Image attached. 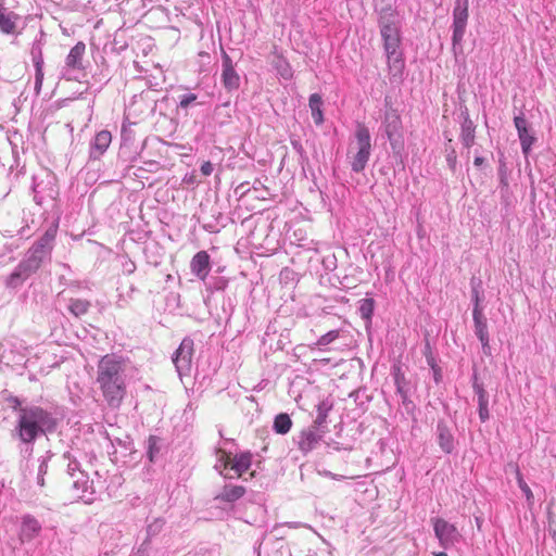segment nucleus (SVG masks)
<instances>
[{"label":"nucleus","instance_id":"1","mask_svg":"<svg viewBox=\"0 0 556 556\" xmlns=\"http://www.w3.org/2000/svg\"><path fill=\"white\" fill-rule=\"evenodd\" d=\"M55 421L52 416L38 406L22 407L17 412V424L14 429V435L25 444L23 453L30 456L33 453V443L47 431H52Z\"/></svg>","mask_w":556,"mask_h":556},{"label":"nucleus","instance_id":"2","mask_svg":"<svg viewBox=\"0 0 556 556\" xmlns=\"http://www.w3.org/2000/svg\"><path fill=\"white\" fill-rule=\"evenodd\" d=\"M97 382L112 407H118L126 394L125 366L115 355H105L98 365Z\"/></svg>","mask_w":556,"mask_h":556},{"label":"nucleus","instance_id":"3","mask_svg":"<svg viewBox=\"0 0 556 556\" xmlns=\"http://www.w3.org/2000/svg\"><path fill=\"white\" fill-rule=\"evenodd\" d=\"M55 238V230H47L26 252L14 271L9 276L7 285L11 288L20 286L36 273L42 262L50 256Z\"/></svg>","mask_w":556,"mask_h":556},{"label":"nucleus","instance_id":"4","mask_svg":"<svg viewBox=\"0 0 556 556\" xmlns=\"http://www.w3.org/2000/svg\"><path fill=\"white\" fill-rule=\"evenodd\" d=\"M371 154V138L368 128L358 124L353 138L350 140L346 159L352 172L362 173Z\"/></svg>","mask_w":556,"mask_h":556},{"label":"nucleus","instance_id":"5","mask_svg":"<svg viewBox=\"0 0 556 556\" xmlns=\"http://www.w3.org/2000/svg\"><path fill=\"white\" fill-rule=\"evenodd\" d=\"M379 27L388 62L390 66L400 70L403 66L401 53L399 52L401 45L400 26L382 25Z\"/></svg>","mask_w":556,"mask_h":556},{"label":"nucleus","instance_id":"6","mask_svg":"<svg viewBox=\"0 0 556 556\" xmlns=\"http://www.w3.org/2000/svg\"><path fill=\"white\" fill-rule=\"evenodd\" d=\"M435 538L444 549L453 547L462 540L458 529L443 518L431 519Z\"/></svg>","mask_w":556,"mask_h":556},{"label":"nucleus","instance_id":"7","mask_svg":"<svg viewBox=\"0 0 556 556\" xmlns=\"http://www.w3.org/2000/svg\"><path fill=\"white\" fill-rule=\"evenodd\" d=\"M194 351L193 340L185 338L173 356V363L179 377L187 376L191 371L192 355Z\"/></svg>","mask_w":556,"mask_h":556},{"label":"nucleus","instance_id":"8","mask_svg":"<svg viewBox=\"0 0 556 556\" xmlns=\"http://www.w3.org/2000/svg\"><path fill=\"white\" fill-rule=\"evenodd\" d=\"M469 0H456L453 11V47L460 46L468 20Z\"/></svg>","mask_w":556,"mask_h":556},{"label":"nucleus","instance_id":"9","mask_svg":"<svg viewBox=\"0 0 556 556\" xmlns=\"http://www.w3.org/2000/svg\"><path fill=\"white\" fill-rule=\"evenodd\" d=\"M383 127L392 149H401L403 146L402 122L394 111L386 114Z\"/></svg>","mask_w":556,"mask_h":556},{"label":"nucleus","instance_id":"10","mask_svg":"<svg viewBox=\"0 0 556 556\" xmlns=\"http://www.w3.org/2000/svg\"><path fill=\"white\" fill-rule=\"evenodd\" d=\"M70 478L72 479L73 489L77 492L78 497L80 498H85L87 493L93 495L102 489V485H98L99 481L96 482L92 480L89 482V477L83 470L78 472H72Z\"/></svg>","mask_w":556,"mask_h":556},{"label":"nucleus","instance_id":"11","mask_svg":"<svg viewBox=\"0 0 556 556\" xmlns=\"http://www.w3.org/2000/svg\"><path fill=\"white\" fill-rule=\"evenodd\" d=\"M324 433V429L317 428L314 425L302 430L298 439L299 450L303 453L313 451L321 440Z\"/></svg>","mask_w":556,"mask_h":556},{"label":"nucleus","instance_id":"12","mask_svg":"<svg viewBox=\"0 0 556 556\" xmlns=\"http://www.w3.org/2000/svg\"><path fill=\"white\" fill-rule=\"evenodd\" d=\"M222 81L224 87L229 91L238 89L240 85V76L236 72L230 56L224 50L222 51Z\"/></svg>","mask_w":556,"mask_h":556},{"label":"nucleus","instance_id":"13","mask_svg":"<svg viewBox=\"0 0 556 556\" xmlns=\"http://www.w3.org/2000/svg\"><path fill=\"white\" fill-rule=\"evenodd\" d=\"M514 124L518 131L522 152L527 155L535 141V138L530 134L528 122L522 113L514 117Z\"/></svg>","mask_w":556,"mask_h":556},{"label":"nucleus","instance_id":"14","mask_svg":"<svg viewBox=\"0 0 556 556\" xmlns=\"http://www.w3.org/2000/svg\"><path fill=\"white\" fill-rule=\"evenodd\" d=\"M86 52V45L83 41L77 42L70 51L65 59V73L71 74L75 71H81L83 58Z\"/></svg>","mask_w":556,"mask_h":556},{"label":"nucleus","instance_id":"15","mask_svg":"<svg viewBox=\"0 0 556 556\" xmlns=\"http://www.w3.org/2000/svg\"><path fill=\"white\" fill-rule=\"evenodd\" d=\"M472 317H473V321H475L476 336L479 338V340L482 344L483 352L488 353V351L490 350L489 333H488L486 318L484 317V315L482 313V308L478 307V306L473 307Z\"/></svg>","mask_w":556,"mask_h":556},{"label":"nucleus","instance_id":"16","mask_svg":"<svg viewBox=\"0 0 556 556\" xmlns=\"http://www.w3.org/2000/svg\"><path fill=\"white\" fill-rule=\"evenodd\" d=\"M41 531L40 522L30 515H25L22 518L20 529V540L22 543L30 542L39 535Z\"/></svg>","mask_w":556,"mask_h":556},{"label":"nucleus","instance_id":"17","mask_svg":"<svg viewBox=\"0 0 556 556\" xmlns=\"http://www.w3.org/2000/svg\"><path fill=\"white\" fill-rule=\"evenodd\" d=\"M190 268L192 274H194L199 279L204 280L211 270L210 255L207 252H198L191 260Z\"/></svg>","mask_w":556,"mask_h":556},{"label":"nucleus","instance_id":"18","mask_svg":"<svg viewBox=\"0 0 556 556\" xmlns=\"http://www.w3.org/2000/svg\"><path fill=\"white\" fill-rule=\"evenodd\" d=\"M112 141V135L108 130L99 131L90 144V157L93 160L100 159L103 153L108 150Z\"/></svg>","mask_w":556,"mask_h":556},{"label":"nucleus","instance_id":"19","mask_svg":"<svg viewBox=\"0 0 556 556\" xmlns=\"http://www.w3.org/2000/svg\"><path fill=\"white\" fill-rule=\"evenodd\" d=\"M473 391L478 397V413L479 418L482 422H485L489 417V395L484 390L483 386L477 382V378L475 377V381L472 384Z\"/></svg>","mask_w":556,"mask_h":556},{"label":"nucleus","instance_id":"20","mask_svg":"<svg viewBox=\"0 0 556 556\" xmlns=\"http://www.w3.org/2000/svg\"><path fill=\"white\" fill-rule=\"evenodd\" d=\"M438 442L441 450L447 454L454 450V437L448 427L443 421L437 425Z\"/></svg>","mask_w":556,"mask_h":556},{"label":"nucleus","instance_id":"21","mask_svg":"<svg viewBox=\"0 0 556 556\" xmlns=\"http://www.w3.org/2000/svg\"><path fill=\"white\" fill-rule=\"evenodd\" d=\"M463 117L460 140L464 147L470 148L475 143L476 126L470 119L468 112L463 113Z\"/></svg>","mask_w":556,"mask_h":556},{"label":"nucleus","instance_id":"22","mask_svg":"<svg viewBox=\"0 0 556 556\" xmlns=\"http://www.w3.org/2000/svg\"><path fill=\"white\" fill-rule=\"evenodd\" d=\"M245 494V489L241 485L226 484L223 490L215 496V500L232 503L241 498Z\"/></svg>","mask_w":556,"mask_h":556},{"label":"nucleus","instance_id":"23","mask_svg":"<svg viewBox=\"0 0 556 556\" xmlns=\"http://www.w3.org/2000/svg\"><path fill=\"white\" fill-rule=\"evenodd\" d=\"M401 26V21L395 9L388 4L379 10V26Z\"/></svg>","mask_w":556,"mask_h":556},{"label":"nucleus","instance_id":"24","mask_svg":"<svg viewBox=\"0 0 556 556\" xmlns=\"http://www.w3.org/2000/svg\"><path fill=\"white\" fill-rule=\"evenodd\" d=\"M333 403L330 400L321 401L316 407V418L314 420V426L317 428L324 429L326 428L327 417L329 412L332 409Z\"/></svg>","mask_w":556,"mask_h":556},{"label":"nucleus","instance_id":"25","mask_svg":"<svg viewBox=\"0 0 556 556\" xmlns=\"http://www.w3.org/2000/svg\"><path fill=\"white\" fill-rule=\"evenodd\" d=\"M17 15L0 8V29L5 34H13L16 27Z\"/></svg>","mask_w":556,"mask_h":556},{"label":"nucleus","instance_id":"26","mask_svg":"<svg viewBox=\"0 0 556 556\" xmlns=\"http://www.w3.org/2000/svg\"><path fill=\"white\" fill-rule=\"evenodd\" d=\"M252 462V455L249 452L236 455L231 460V469L237 473L238 477L249 470Z\"/></svg>","mask_w":556,"mask_h":556},{"label":"nucleus","instance_id":"27","mask_svg":"<svg viewBox=\"0 0 556 556\" xmlns=\"http://www.w3.org/2000/svg\"><path fill=\"white\" fill-rule=\"evenodd\" d=\"M308 105H309V109L312 112V117H313L315 124H317V125L323 124L324 115H323V111H321V106H323L321 97L318 93H313L309 97Z\"/></svg>","mask_w":556,"mask_h":556},{"label":"nucleus","instance_id":"28","mask_svg":"<svg viewBox=\"0 0 556 556\" xmlns=\"http://www.w3.org/2000/svg\"><path fill=\"white\" fill-rule=\"evenodd\" d=\"M90 306L91 304L87 300L70 299L67 308L74 316L79 317L85 315L89 311Z\"/></svg>","mask_w":556,"mask_h":556},{"label":"nucleus","instance_id":"29","mask_svg":"<svg viewBox=\"0 0 556 556\" xmlns=\"http://www.w3.org/2000/svg\"><path fill=\"white\" fill-rule=\"evenodd\" d=\"M292 427V420L288 414L281 413L274 420V430L276 433L286 434Z\"/></svg>","mask_w":556,"mask_h":556},{"label":"nucleus","instance_id":"30","mask_svg":"<svg viewBox=\"0 0 556 556\" xmlns=\"http://www.w3.org/2000/svg\"><path fill=\"white\" fill-rule=\"evenodd\" d=\"M375 302L372 299H363L361 301L358 312L363 319L370 321L374 314Z\"/></svg>","mask_w":556,"mask_h":556},{"label":"nucleus","instance_id":"31","mask_svg":"<svg viewBox=\"0 0 556 556\" xmlns=\"http://www.w3.org/2000/svg\"><path fill=\"white\" fill-rule=\"evenodd\" d=\"M50 458H51V455L49 453H47V455L42 456L39 460L40 464H39L38 472H37V484L41 488L45 485V475L48 471V462L50 460Z\"/></svg>","mask_w":556,"mask_h":556},{"label":"nucleus","instance_id":"32","mask_svg":"<svg viewBox=\"0 0 556 556\" xmlns=\"http://www.w3.org/2000/svg\"><path fill=\"white\" fill-rule=\"evenodd\" d=\"M339 330H330L323 334L315 343V346L321 348L332 343L339 338Z\"/></svg>","mask_w":556,"mask_h":556},{"label":"nucleus","instance_id":"33","mask_svg":"<svg viewBox=\"0 0 556 556\" xmlns=\"http://www.w3.org/2000/svg\"><path fill=\"white\" fill-rule=\"evenodd\" d=\"M517 481H518V485H519L520 490L522 491V493L525 494L528 503L532 504L533 493H532L531 489L529 488V485L522 479V476L519 471H517Z\"/></svg>","mask_w":556,"mask_h":556},{"label":"nucleus","instance_id":"34","mask_svg":"<svg viewBox=\"0 0 556 556\" xmlns=\"http://www.w3.org/2000/svg\"><path fill=\"white\" fill-rule=\"evenodd\" d=\"M231 463L229 455L224 451H218V462L215 465L216 469H219V472L224 475L223 470H225L228 465Z\"/></svg>","mask_w":556,"mask_h":556},{"label":"nucleus","instance_id":"35","mask_svg":"<svg viewBox=\"0 0 556 556\" xmlns=\"http://www.w3.org/2000/svg\"><path fill=\"white\" fill-rule=\"evenodd\" d=\"M64 458L68 460V463H67L68 476H72V472H78L81 470L80 464L77 462L76 458H73L70 453H65Z\"/></svg>","mask_w":556,"mask_h":556},{"label":"nucleus","instance_id":"36","mask_svg":"<svg viewBox=\"0 0 556 556\" xmlns=\"http://www.w3.org/2000/svg\"><path fill=\"white\" fill-rule=\"evenodd\" d=\"M195 100H197V96L194 93L182 94L179 100V108L187 109Z\"/></svg>","mask_w":556,"mask_h":556},{"label":"nucleus","instance_id":"37","mask_svg":"<svg viewBox=\"0 0 556 556\" xmlns=\"http://www.w3.org/2000/svg\"><path fill=\"white\" fill-rule=\"evenodd\" d=\"M157 440L155 437H150L148 440V455L151 462H153L154 453L159 452L156 446Z\"/></svg>","mask_w":556,"mask_h":556},{"label":"nucleus","instance_id":"38","mask_svg":"<svg viewBox=\"0 0 556 556\" xmlns=\"http://www.w3.org/2000/svg\"><path fill=\"white\" fill-rule=\"evenodd\" d=\"M33 62H34V66H35V72L36 71L43 72V59H42L41 51H38V53H35L33 51Z\"/></svg>","mask_w":556,"mask_h":556},{"label":"nucleus","instance_id":"39","mask_svg":"<svg viewBox=\"0 0 556 556\" xmlns=\"http://www.w3.org/2000/svg\"><path fill=\"white\" fill-rule=\"evenodd\" d=\"M279 74L285 79H290L292 77V71L289 64L285 61L281 62L280 66L278 67Z\"/></svg>","mask_w":556,"mask_h":556},{"label":"nucleus","instance_id":"40","mask_svg":"<svg viewBox=\"0 0 556 556\" xmlns=\"http://www.w3.org/2000/svg\"><path fill=\"white\" fill-rule=\"evenodd\" d=\"M43 81V72L36 71L35 72V92L36 94L40 93Z\"/></svg>","mask_w":556,"mask_h":556},{"label":"nucleus","instance_id":"41","mask_svg":"<svg viewBox=\"0 0 556 556\" xmlns=\"http://www.w3.org/2000/svg\"><path fill=\"white\" fill-rule=\"evenodd\" d=\"M214 170V167H213V164L211 162H204L202 165H201V173L204 175V176H210Z\"/></svg>","mask_w":556,"mask_h":556},{"label":"nucleus","instance_id":"42","mask_svg":"<svg viewBox=\"0 0 556 556\" xmlns=\"http://www.w3.org/2000/svg\"><path fill=\"white\" fill-rule=\"evenodd\" d=\"M318 473L320 476L328 477V478L336 479V480H342L345 478L344 476L336 475L328 470H318Z\"/></svg>","mask_w":556,"mask_h":556},{"label":"nucleus","instance_id":"43","mask_svg":"<svg viewBox=\"0 0 556 556\" xmlns=\"http://www.w3.org/2000/svg\"><path fill=\"white\" fill-rule=\"evenodd\" d=\"M472 301H473V307H480V295L479 290L476 287H472Z\"/></svg>","mask_w":556,"mask_h":556},{"label":"nucleus","instance_id":"44","mask_svg":"<svg viewBox=\"0 0 556 556\" xmlns=\"http://www.w3.org/2000/svg\"><path fill=\"white\" fill-rule=\"evenodd\" d=\"M483 162H484V159L482 156H476L475 161H473L476 166H481L483 164Z\"/></svg>","mask_w":556,"mask_h":556},{"label":"nucleus","instance_id":"45","mask_svg":"<svg viewBox=\"0 0 556 556\" xmlns=\"http://www.w3.org/2000/svg\"><path fill=\"white\" fill-rule=\"evenodd\" d=\"M5 358H7V357L4 356V354H0V364H2V363H3V364H5L7 366H9V362H5Z\"/></svg>","mask_w":556,"mask_h":556},{"label":"nucleus","instance_id":"46","mask_svg":"<svg viewBox=\"0 0 556 556\" xmlns=\"http://www.w3.org/2000/svg\"><path fill=\"white\" fill-rule=\"evenodd\" d=\"M434 556H448L445 552L434 553Z\"/></svg>","mask_w":556,"mask_h":556},{"label":"nucleus","instance_id":"47","mask_svg":"<svg viewBox=\"0 0 556 556\" xmlns=\"http://www.w3.org/2000/svg\"><path fill=\"white\" fill-rule=\"evenodd\" d=\"M91 501H92V498H91V497H87V498H86V502H91Z\"/></svg>","mask_w":556,"mask_h":556},{"label":"nucleus","instance_id":"48","mask_svg":"<svg viewBox=\"0 0 556 556\" xmlns=\"http://www.w3.org/2000/svg\"><path fill=\"white\" fill-rule=\"evenodd\" d=\"M3 348H4V346H3V344H0V351H1Z\"/></svg>","mask_w":556,"mask_h":556}]
</instances>
